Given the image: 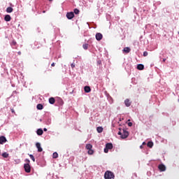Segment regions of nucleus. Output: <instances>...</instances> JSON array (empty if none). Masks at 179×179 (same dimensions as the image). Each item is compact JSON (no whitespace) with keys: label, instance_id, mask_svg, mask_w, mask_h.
Segmentation results:
<instances>
[{"label":"nucleus","instance_id":"nucleus-1","mask_svg":"<svg viewBox=\"0 0 179 179\" xmlns=\"http://www.w3.org/2000/svg\"><path fill=\"white\" fill-rule=\"evenodd\" d=\"M25 164H24V169L25 173H30L31 171V166H30V159H26L24 160Z\"/></svg>","mask_w":179,"mask_h":179},{"label":"nucleus","instance_id":"nucleus-2","mask_svg":"<svg viewBox=\"0 0 179 179\" xmlns=\"http://www.w3.org/2000/svg\"><path fill=\"white\" fill-rule=\"evenodd\" d=\"M117 134L120 135V138H122V139H127V137L129 136V132L125 129L123 130V132L119 131Z\"/></svg>","mask_w":179,"mask_h":179},{"label":"nucleus","instance_id":"nucleus-3","mask_svg":"<svg viewBox=\"0 0 179 179\" xmlns=\"http://www.w3.org/2000/svg\"><path fill=\"white\" fill-rule=\"evenodd\" d=\"M114 173L110 171H108L105 173L104 178L105 179H114Z\"/></svg>","mask_w":179,"mask_h":179},{"label":"nucleus","instance_id":"nucleus-4","mask_svg":"<svg viewBox=\"0 0 179 179\" xmlns=\"http://www.w3.org/2000/svg\"><path fill=\"white\" fill-rule=\"evenodd\" d=\"M85 148L88 150V155H93V153H94V151L92 150L93 145H92V144H87Z\"/></svg>","mask_w":179,"mask_h":179},{"label":"nucleus","instance_id":"nucleus-5","mask_svg":"<svg viewBox=\"0 0 179 179\" xmlns=\"http://www.w3.org/2000/svg\"><path fill=\"white\" fill-rule=\"evenodd\" d=\"M66 17L67 19L71 20V19H73V17H75V14L73 13V12L67 13Z\"/></svg>","mask_w":179,"mask_h":179},{"label":"nucleus","instance_id":"nucleus-6","mask_svg":"<svg viewBox=\"0 0 179 179\" xmlns=\"http://www.w3.org/2000/svg\"><path fill=\"white\" fill-rule=\"evenodd\" d=\"M95 38L97 41H101V40L103 39V34H101V33H96Z\"/></svg>","mask_w":179,"mask_h":179},{"label":"nucleus","instance_id":"nucleus-7","mask_svg":"<svg viewBox=\"0 0 179 179\" xmlns=\"http://www.w3.org/2000/svg\"><path fill=\"white\" fill-rule=\"evenodd\" d=\"M6 137L1 136H0V145H3V143H6Z\"/></svg>","mask_w":179,"mask_h":179},{"label":"nucleus","instance_id":"nucleus-8","mask_svg":"<svg viewBox=\"0 0 179 179\" xmlns=\"http://www.w3.org/2000/svg\"><path fill=\"white\" fill-rule=\"evenodd\" d=\"M158 169L160 171H166V166L163 164H159Z\"/></svg>","mask_w":179,"mask_h":179},{"label":"nucleus","instance_id":"nucleus-9","mask_svg":"<svg viewBox=\"0 0 179 179\" xmlns=\"http://www.w3.org/2000/svg\"><path fill=\"white\" fill-rule=\"evenodd\" d=\"M36 146L38 149V152H43V148H41V144L40 143H36Z\"/></svg>","mask_w":179,"mask_h":179},{"label":"nucleus","instance_id":"nucleus-10","mask_svg":"<svg viewBox=\"0 0 179 179\" xmlns=\"http://www.w3.org/2000/svg\"><path fill=\"white\" fill-rule=\"evenodd\" d=\"M84 91L85 92V93H90V92H92V89L89 86H85L84 87Z\"/></svg>","mask_w":179,"mask_h":179},{"label":"nucleus","instance_id":"nucleus-11","mask_svg":"<svg viewBox=\"0 0 179 179\" xmlns=\"http://www.w3.org/2000/svg\"><path fill=\"white\" fill-rule=\"evenodd\" d=\"M144 69L145 66H143V64H140L137 65V69H138V71H143Z\"/></svg>","mask_w":179,"mask_h":179},{"label":"nucleus","instance_id":"nucleus-12","mask_svg":"<svg viewBox=\"0 0 179 179\" xmlns=\"http://www.w3.org/2000/svg\"><path fill=\"white\" fill-rule=\"evenodd\" d=\"M12 17L9 15H6L4 17V20L6 22H10Z\"/></svg>","mask_w":179,"mask_h":179},{"label":"nucleus","instance_id":"nucleus-13","mask_svg":"<svg viewBox=\"0 0 179 179\" xmlns=\"http://www.w3.org/2000/svg\"><path fill=\"white\" fill-rule=\"evenodd\" d=\"M36 134L39 136H41V135H43V134H44V131L41 129H38L36 131Z\"/></svg>","mask_w":179,"mask_h":179},{"label":"nucleus","instance_id":"nucleus-14","mask_svg":"<svg viewBox=\"0 0 179 179\" xmlns=\"http://www.w3.org/2000/svg\"><path fill=\"white\" fill-rule=\"evenodd\" d=\"M106 148H107L109 150H111V149H113V143H106Z\"/></svg>","mask_w":179,"mask_h":179},{"label":"nucleus","instance_id":"nucleus-15","mask_svg":"<svg viewBox=\"0 0 179 179\" xmlns=\"http://www.w3.org/2000/svg\"><path fill=\"white\" fill-rule=\"evenodd\" d=\"M124 104H125L126 107H129L131 106V101H129V99H127L124 101Z\"/></svg>","mask_w":179,"mask_h":179},{"label":"nucleus","instance_id":"nucleus-16","mask_svg":"<svg viewBox=\"0 0 179 179\" xmlns=\"http://www.w3.org/2000/svg\"><path fill=\"white\" fill-rule=\"evenodd\" d=\"M7 13H12L13 12V8L12 7H8L6 8Z\"/></svg>","mask_w":179,"mask_h":179},{"label":"nucleus","instance_id":"nucleus-17","mask_svg":"<svg viewBox=\"0 0 179 179\" xmlns=\"http://www.w3.org/2000/svg\"><path fill=\"white\" fill-rule=\"evenodd\" d=\"M130 52H131V48H124L123 49V52H126V54H128Z\"/></svg>","mask_w":179,"mask_h":179},{"label":"nucleus","instance_id":"nucleus-18","mask_svg":"<svg viewBox=\"0 0 179 179\" xmlns=\"http://www.w3.org/2000/svg\"><path fill=\"white\" fill-rule=\"evenodd\" d=\"M49 103L50 104H54L55 103V99H54V97H50L49 99Z\"/></svg>","mask_w":179,"mask_h":179},{"label":"nucleus","instance_id":"nucleus-19","mask_svg":"<svg viewBox=\"0 0 179 179\" xmlns=\"http://www.w3.org/2000/svg\"><path fill=\"white\" fill-rule=\"evenodd\" d=\"M36 108H37L38 110H43V108H44V106H43V104L38 103V104L37 105V106H36Z\"/></svg>","mask_w":179,"mask_h":179},{"label":"nucleus","instance_id":"nucleus-20","mask_svg":"<svg viewBox=\"0 0 179 179\" xmlns=\"http://www.w3.org/2000/svg\"><path fill=\"white\" fill-rule=\"evenodd\" d=\"M96 131H97L98 134H101V132H103V128L101 127H98L96 128Z\"/></svg>","mask_w":179,"mask_h":179},{"label":"nucleus","instance_id":"nucleus-21","mask_svg":"<svg viewBox=\"0 0 179 179\" xmlns=\"http://www.w3.org/2000/svg\"><path fill=\"white\" fill-rule=\"evenodd\" d=\"M1 156H3V157L5 159H8V157H9V154L8 152H3Z\"/></svg>","mask_w":179,"mask_h":179},{"label":"nucleus","instance_id":"nucleus-22","mask_svg":"<svg viewBox=\"0 0 179 179\" xmlns=\"http://www.w3.org/2000/svg\"><path fill=\"white\" fill-rule=\"evenodd\" d=\"M45 124H46V125H50V124H51V118H50V117H48V118L46 120Z\"/></svg>","mask_w":179,"mask_h":179},{"label":"nucleus","instance_id":"nucleus-23","mask_svg":"<svg viewBox=\"0 0 179 179\" xmlns=\"http://www.w3.org/2000/svg\"><path fill=\"white\" fill-rule=\"evenodd\" d=\"M16 41H13L12 42H11V43H10V45H11V47L13 48H15V47H16Z\"/></svg>","mask_w":179,"mask_h":179},{"label":"nucleus","instance_id":"nucleus-24","mask_svg":"<svg viewBox=\"0 0 179 179\" xmlns=\"http://www.w3.org/2000/svg\"><path fill=\"white\" fill-rule=\"evenodd\" d=\"M147 146H148V148H153V142L149 141V142L148 143V144H147Z\"/></svg>","mask_w":179,"mask_h":179},{"label":"nucleus","instance_id":"nucleus-25","mask_svg":"<svg viewBox=\"0 0 179 179\" xmlns=\"http://www.w3.org/2000/svg\"><path fill=\"white\" fill-rule=\"evenodd\" d=\"M83 48H84V50H87V48H89V44L87 43L83 44Z\"/></svg>","mask_w":179,"mask_h":179},{"label":"nucleus","instance_id":"nucleus-26","mask_svg":"<svg viewBox=\"0 0 179 179\" xmlns=\"http://www.w3.org/2000/svg\"><path fill=\"white\" fill-rule=\"evenodd\" d=\"M52 157H53V159H57V158H58V153H57V152H54V153L52 154Z\"/></svg>","mask_w":179,"mask_h":179},{"label":"nucleus","instance_id":"nucleus-27","mask_svg":"<svg viewBox=\"0 0 179 179\" xmlns=\"http://www.w3.org/2000/svg\"><path fill=\"white\" fill-rule=\"evenodd\" d=\"M79 9H78V8H75L74 9V13L76 14V15H79Z\"/></svg>","mask_w":179,"mask_h":179},{"label":"nucleus","instance_id":"nucleus-28","mask_svg":"<svg viewBox=\"0 0 179 179\" xmlns=\"http://www.w3.org/2000/svg\"><path fill=\"white\" fill-rule=\"evenodd\" d=\"M29 157L32 159V161L36 162V158H34V156L33 155H29Z\"/></svg>","mask_w":179,"mask_h":179},{"label":"nucleus","instance_id":"nucleus-29","mask_svg":"<svg viewBox=\"0 0 179 179\" xmlns=\"http://www.w3.org/2000/svg\"><path fill=\"white\" fill-rule=\"evenodd\" d=\"M108 150H108V148L106 147V148H104V152H105V153H108Z\"/></svg>","mask_w":179,"mask_h":179},{"label":"nucleus","instance_id":"nucleus-30","mask_svg":"<svg viewBox=\"0 0 179 179\" xmlns=\"http://www.w3.org/2000/svg\"><path fill=\"white\" fill-rule=\"evenodd\" d=\"M143 56L144 57H148V52H143Z\"/></svg>","mask_w":179,"mask_h":179},{"label":"nucleus","instance_id":"nucleus-31","mask_svg":"<svg viewBox=\"0 0 179 179\" xmlns=\"http://www.w3.org/2000/svg\"><path fill=\"white\" fill-rule=\"evenodd\" d=\"M127 125H128L129 127H132V122H128V123H127Z\"/></svg>","mask_w":179,"mask_h":179},{"label":"nucleus","instance_id":"nucleus-32","mask_svg":"<svg viewBox=\"0 0 179 179\" xmlns=\"http://www.w3.org/2000/svg\"><path fill=\"white\" fill-rule=\"evenodd\" d=\"M71 68H74V67H75V64H71Z\"/></svg>","mask_w":179,"mask_h":179},{"label":"nucleus","instance_id":"nucleus-33","mask_svg":"<svg viewBox=\"0 0 179 179\" xmlns=\"http://www.w3.org/2000/svg\"><path fill=\"white\" fill-rule=\"evenodd\" d=\"M51 66H55V63H52V64H51Z\"/></svg>","mask_w":179,"mask_h":179},{"label":"nucleus","instance_id":"nucleus-34","mask_svg":"<svg viewBox=\"0 0 179 179\" xmlns=\"http://www.w3.org/2000/svg\"><path fill=\"white\" fill-rule=\"evenodd\" d=\"M17 54H18V55H22V52H18Z\"/></svg>","mask_w":179,"mask_h":179},{"label":"nucleus","instance_id":"nucleus-35","mask_svg":"<svg viewBox=\"0 0 179 179\" xmlns=\"http://www.w3.org/2000/svg\"><path fill=\"white\" fill-rule=\"evenodd\" d=\"M97 64H99L100 65V64H101V61H98Z\"/></svg>","mask_w":179,"mask_h":179},{"label":"nucleus","instance_id":"nucleus-36","mask_svg":"<svg viewBox=\"0 0 179 179\" xmlns=\"http://www.w3.org/2000/svg\"><path fill=\"white\" fill-rule=\"evenodd\" d=\"M43 131H44L45 132H47V128H44V129H43Z\"/></svg>","mask_w":179,"mask_h":179},{"label":"nucleus","instance_id":"nucleus-37","mask_svg":"<svg viewBox=\"0 0 179 179\" xmlns=\"http://www.w3.org/2000/svg\"><path fill=\"white\" fill-rule=\"evenodd\" d=\"M11 112H12V113H15V110L11 109Z\"/></svg>","mask_w":179,"mask_h":179},{"label":"nucleus","instance_id":"nucleus-38","mask_svg":"<svg viewBox=\"0 0 179 179\" xmlns=\"http://www.w3.org/2000/svg\"><path fill=\"white\" fill-rule=\"evenodd\" d=\"M17 162H18V163H20V159H17Z\"/></svg>","mask_w":179,"mask_h":179},{"label":"nucleus","instance_id":"nucleus-39","mask_svg":"<svg viewBox=\"0 0 179 179\" xmlns=\"http://www.w3.org/2000/svg\"><path fill=\"white\" fill-rule=\"evenodd\" d=\"M140 148H141V149H142L143 146H142V145H141V146H140Z\"/></svg>","mask_w":179,"mask_h":179},{"label":"nucleus","instance_id":"nucleus-40","mask_svg":"<svg viewBox=\"0 0 179 179\" xmlns=\"http://www.w3.org/2000/svg\"><path fill=\"white\" fill-rule=\"evenodd\" d=\"M48 1H52V0H48Z\"/></svg>","mask_w":179,"mask_h":179}]
</instances>
